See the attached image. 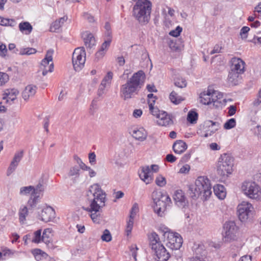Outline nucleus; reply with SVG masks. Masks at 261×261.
Returning <instances> with one entry per match:
<instances>
[{
    "mask_svg": "<svg viewBox=\"0 0 261 261\" xmlns=\"http://www.w3.org/2000/svg\"><path fill=\"white\" fill-rule=\"evenodd\" d=\"M145 74L143 70L134 73L120 88V96L126 100L138 95L144 85Z\"/></svg>",
    "mask_w": 261,
    "mask_h": 261,
    "instance_id": "f257e3e1",
    "label": "nucleus"
},
{
    "mask_svg": "<svg viewBox=\"0 0 261 261\" xmlns=\"http://www.w3.org/2000/svg\"><path fill=\"white\" fill-rule=\"evenodd\" d=\"M188 193L193 199L197 198L202 194L204 200H206L212 194V186L210 180L204 176H199L195 180L194 185L188 186Z\"/></svg>",
    "mask_w": 261,
    "mask_h": 261,
    "instance_id": "f03ea898",
    "label": "nucleus"
},
{
    "mask_svg": "<svg viewBox=\"0 0 261 261\" xmlns=\"http://www.w3.org/2000/svg\"><path fill=\"white\" fill-rule=\"evenodd\" d=\"M153 210L158 216L163 217L167 206L171 203V199L166 192L154 191L152 193Z\"/></svg>",
    "mask_w": 261,
    "mask_h": 261,
    "instance_id": "7ed1b4c3",
    "label": "nucleus"
},
{
    "mask_svg": "<svg viewBox=\"0 0 261 261\" xmlns=\"http://www.w3.org/2000/svg\"><path fill=\"white\" fill-rule=\"evenodd\" d=\"M90 191L93 193L94 198L91 201L90 207L84 210L89 212H99L101 207L105 205L106 193L98 184L91 186Z\"/></svg>",
    "mask_w": 261,
    "mask_h": 261,
    "instance_id": "20e7f679",
    "label": "nucleus"
},
{
    "mask_svg": "<svg viewBox=\"0 0 261 261\" xmlns=\"http://www.w3.org/2000/svg\"><path fill=\"white\" fill-rule=\"evenodd\" d=\"M151 10V4L148 0H139L134 7L133 15L142 24L148 22Z\"/></svg>",
    "mask_w": 261,
    "mask_h": 261,
    "instance_id": "39448f33",
    "label": "nucleus"
},
{
    "mask_svg": "<svg viewBox=\"0 0 261 261\" xmlns=\"http://www.w3.org/2000/svg\"><path fill=\"white\" fill-rule=\"evenodd\" d=\"M149 245L154 251L156 256V261H167L170 257V254L165 247L161 244L158 234L153 232L148 236Z\"/></svg>",
    "mask_w": 261,
    "mask_h": 261,
    "instance_id": "423d86ee",
    "label": "nucleus"
},
{
    "mask_svg": "<svg viewBox=\"0 0 261 261\" xmlns=\"http://www.w3.org/2000/svg\"><path fill=\"white\" fill-rule=\"evenodd\" d=\"M234 165V158L228 153H223L219 158L217 171L218 174L223 177L232 174Z\"/></svg>",
    "mask_w": 261,
    "mask_h": 261,
    "instance_id": "0eeeda50",
    "label": "nucleus"
},
{
    "mask_svg": "<svg viewBox=\"0 0 261 261\" xmlns=\"http://www.w3.org/2000/svg\"><path fill=\"white\" fill-rule=\"evenodd\" d=\"M166 238V246L172 250L179 249L182 244V239L181 236L177 232L166 231L164 233Z\"/></svg>",
    "mask_w": 261,
    "mask_h": 261,
    "instance_id": "6e6552de",
    "label": "nucleus"
},
{
    "mask_svg": "<svg viewBox=\"0 0 261 261\" xmlns=\"http://www.w3.org/2000/svg\"><path fill=\"white\" fill-rule=\"evenodd\" d=\"M72 60L74 69L76 71H80L83 68L86 61L85 50H74Z\"/></svg>",
    "mask_w": 261,
    "mask_h": 261,
    "instance_id": "1a4fd4ad",
    "label": "nucleus"
},
{
    "mask_svg": "<svg viewBox=\"0 0 261 261\" xmlns=\"http://www.w3.org/2000/svg\"><path fill=\"white\" fill-rule=\"evenodd\" d=\"M242 191L249 198L257 199L259 197V187L255 182L244 181L241 187Z\"/></svg>",
    "mask_w": 261,
    "mask_h": 261,
    "instance_id": "9d476101",
    "label": "nucleus"
},
{
    "mask_svg": "<svg viewBox=\"0 0 261 261\" xmlns=\"http://www.w3.org/2000/svg\"><path fill=\"white\" fill-rule=\"evenodd\" d=\"M224 232L223 233L224 242H230L234 240L236 237L237 227L233 221L226 222L223 226Z\"/></svg>",
    "mask_w": 261,
    "mask_h": 261,
    "instance_id": "9b49d317",
    "label": "nucleus"
},
{
    "mask_svg": "<svg viewBox=\"0 0 261 261\" xmlns=\"http://www.w3.org/2000/svg\"><path fill=\"white\" fill-rule=\"evenodd\" d=\"M54 50H47L45 58L41 61V66L43 67L42 75H46L48 72H51L54 70V63H53V55Z\"/></svg>",
    "mask_w": 261,
    "mask_h": 261,
    "instance_id": "f8f14e48",
    "label": "nucleus"
},
{
    "mask_svg": "<svg viewBox=\"0 0 261 261\" xmlns=\"http://www.w3.org/2000/svg\"><path fill=\"white\" fill-rule=\"evenodd\" d=\"M220 128V123L214 122L212 120H207L204 122L202 125V130L204 134L202 136L203 137L207 138L214 134Z\"/></svg>",
    "mask_w": 261,
    "mask_h": 261,
    "instance_id": "ddd939ff",
    "label": "nucleus"
},
{
    "mask_svg": "<svg viewBox=\"0 0 261 261\" xmlns=\"http://www.w3.org/2000/svg\"><path fill=\"white\" fill-rule=\"evenodd\" d=\"M251 208H252V205L249 203L243 202L238 205V217L242 222L247 220L252 215Z\"/></svg>",
    "mask_w": 261,
    "mask_h": 261,
    "instance_id": "4468645a",
    "label": "nucleus"
},
{
    "mask_svg": "<svg viewBox=\"0 0 261 261\" xmlns=\"http://www.w3.org/2000/svg\"><path fill=\"white\" fill-rule=\"evenodd\" d=\"M39 217H40L39 219L42 221L50 222L55 218L56 212L52 207L48 206L42 209Z\"/></svg>",
    "mask_w": 261,
    "mask_h": 261,
    "instance_id": "2eb2a0df",
    "label": "nucleus"
},
{
    "mask_svg": "<svg viewBox=\"0 0 261 261\" xmlns=\"http://www.w3.org/2000/svg\"><path fill=\"white\" fill-rule=\"evenodd\" d=\"M18 93V90L15 88L6 89L3 96V99L6 100L5 103L10 105L13 103Z\"/></svg>",
    "mask_w": 261,
    "mask_h": 261,
    "instance_id": "dca6fc26",
    "label": "nucleus"
},
{
    "mask_svg": "<svg viewBox=\"0 0 261 261\" xmlns=\"http://www.w3.org/2000/svg\"><path fill=\"white\" fill-rule=\"evenodd\" d=\"M203 247V245L194 244L193 249L195 250V256L191 261H206Z\"/></svg>",
    "mask_w": 261,
    "mask_h": 261,
    "instance_id": "f3484780",
    "label": "nucleus"
},
{
    "mask_svg": "<svg viewBox=\"0 0 261 261\" xmlns=\"http://www.w3.org/2000/svg\"><path fill=\"white\" fill-rule=\"evenodd\" d=\"M244 64L245 62L242 59L232 58L231 60L230 70L243 73L244 71Z\"/></svg>",
    "mask_w": 261,
    "mask_h": 261,
    "instance_id": "a211bd4d",
    "label": "nucleus"
},
{
    "mask_svg": "<svg viewBox=\"0 0 261 261\" xmlns=\"http://www.w3.org/2000/svg\"><path fill=\"white\" fill-rule=\"evenodd\" d=\"M84 44L87 48H91L96 45V40L94 35L89 31H85L82 33Z\"/></svg>",
    "mask_w": 261,
    "mask_h": 261,
    "instance_id": "6ab92c4d",
    "label": "nucleus"
},
{
    "mask_svg": "<svg viewBox=\"0 0 261 261\" xmlns=\"http://www.w3.org/2000/svg\"><path fill=\"white\" fill-rule=\"evenodd\" d=\"M139 177L146 185L150 184L153 178L151 175V171L148 166L142 167L141 171L139 173Z\"/></svg>",
    "mask_w": 261,
    "mask_h": 261,
    "instance_id": "aec40b11",
    "label": "nucleus"
},
{
    "mask_svg": "<svg viewBox=\"0 0 261 261\" xmlns=\"http://www.w3.org/2000/svg\"><path fill=\"white\" fill-rule=\"evenodd\" d=\"M173 198L176 204L180 207H184L188 203L184 193L181 190H177L175 192Z\"/></svg>",
    "mask_w": 261,
    "mask_h": 261,
    "instance_id": "412c9836",
    "label": "nucleus"
},
{
    "mask_svg": "<svg viewBox=\"0 0 261 261\" xmlns=\"http://www.w3.org/2000/svg\"><path fill=\"white\" fill-rule=\"evenodd\" d=\"M157 118L159 119L157 123L159 125L166 126L173 123V121L170 116L165 111H162Z\"/></svg>",
    "mask_w": 261,
    "mask_h": 261,
    "instance_id": "4be33fe9",
    "label": "nucleus"
},
{
    "mask_svg": "<svg viewBox=\"0 0 261 261\" xmlns=\"http://www.w3.org/2000/svg\"><path fill=\"white\" fill-rule=\"evenodd\" d=\"M187 145L184 141L176 140L173 144L172 148L175 153L181 154L187 149Z\"/></svg>",
    "mask_w": 261,
    "mask_h": 261,
    "instance_id": "5701e85b",
    "label": "nucleus"
},
{
    "mask_svg": "<svg viewBox=\"0 0 261 261\" xmlns=\"http://www.w3.org/2000/svg\"><path fill=\"white\" fill-rule=\"evenodd\" d=\"M36 86L28 85L22 92V97L24 100H28L30 97L33 96L36 92Z\"/></svg>",
    "mask_w": 261,
    "mask_h": 261,
    "instance_id": "b1692460",
    "label": "nucleus"
},
{
    "mask_svg": "<svg viewBox=\"0 0 261 261\" xmlns=\"http://www.w3.org/2000/svg\"><path fill=\"white\" fill-rule=\"evenodd\" d=\"M213 190L216 196L220 199H224L226 197V192L224 186L216 185L214 186Z\"/></svg>",
    "mask_w": 261,
    "mask_h": 261,
    "instance_id": "393cba45",
    "label": "nucleus"
},
{
    "mask_svg": "<svg viewBox=\"0 0 261 261\" xmlns=\"http://www.w3.org/2000/svg\"><path fill=\"white\" fill-rule=\"evenodd\" d=\"M132 136L136 140L143 141L146 140L147 134L143 128H140L138 129H134Z\"/></svg>",
    "mask_w": 261,
    "mask_h": 261,
    "instance_id": "a878e982",
    "label": "nucleus"
},
{
    "mask_svg": "<svg viewBox=\"0 0 261 261\" xmlns=\"http://www.w3.org/2000/svg\"><path fill=\"white\" fill-rule=\"evenodd\" d=\"M238 71H233L230 70L228 75V82L232 86L237 85L239 83V74Z\"/></svg>",
    "mask_w": 261,
    "mask_h": 261,
    "instance_id": "bb28decb",
    "label": "nucleus"
},
{
    "mask_svg": "<svg viewBox=\"0 0 261 261\" xmlns=\"http://www.w3.org/2000/svg\"><path fill=\"white\" fill-rule=\"evenodd\" d=\"M67 20V17L64 16L54 21L50 26V31L51 32H57L62 26L64 23Z\"/></svg>",
    "mask_w": 261,
    "mask_h": 261,
    "instance_id": "cd10ccee",
    "label": "nucleus"
},
{
    "mask_svg": "<svg viewBox=\"0 0 261 261\" xmlns=\"http://www.w3.org/2000/svg\"><path fill=\"white\" fill-rule=\"evenodd\" d=\"M39 202V195H31L29 198L28 203L27 207L29 210H34L37 206V204Z\"/></svg>",
    "mask_w": 261,
    "mask_h": 261,
    "instance_id": "c85d7f7f",
    "label": "nucleus"
},
{
    "mask_svg": "<svg viewBox=\"0 0 261 261\" xmlns=\"http://www.w3.org/2000/svg\"><path fill=\"white\" fill-rule=\"evenodd\" d=\"M19 29L22 33L29 34L32 30V27L28 22H22L19 23Z\"/></svg>",
    "mask_w": 261,
    "mask_h": 261,
    "instance_id": "c756f323",
    "label": "nucleus"
},
{
    "mask_svg": "<svg viewBox=\"0 0 261 261\" xmlns=\"http://www.w3.org/2000/svg\"><path fill=\"white\" fill-rule=\"evenodd\" d=\"M169 99L170 101L175 105H178L181 101L184 100V98L178 96L177 93L174 91H172L169 95Z\"/></svg>",
    "mask_w": 261,
    "mask_h": 261,
    "instance_id": "7c9ffc66",
    "label": "nucleus"
},
{
    "mask_svg": "<svg viewBox=\"0 0 261 261\" xmlns=\"http://www.w3.org/2000/svg\"><path fill=\"white\" fill-rule=\"evenodd\" d=\"M198 118V114L194 110L190 111L187 115V121L191 124H195Z\"/></svg>",
    "mask_w": 261,
    "mask_h": 261,
    "instance_id": "2f4dec72",
    "label": "nucleus"
},
{
    "mask_svg": "<svg viewBox=\"0 0 261 261\" xmlns=\"http://www.w3.org/2000/svg\"><path fill=\"white\" fill-rule=\"evenodd\" d=\"M19 220L20 223H23L26 220V217L28 215V208L27 206H24L20 208L19 211Z\"/></svg>",
    "mask_w": 261,
    "mask_h": 261,
    "instance_id": "473e14b6",
    "label": "nucleus"
},
{
    "mask_svg": "<svg viewBox=\"0 0 261 261\" xmlns=\"http://www.w3.org/2000/svg\"><path fill=\"white\" fill-rule=\"evenodd\" d=\"M31 193V195L35 194V187L32 186L22 187L20 189L19 194L21 195H27Z\"/></svg>",
    "mask_w": 261,
    "mask_h": 261,
    "instance_id": "72a5a7b5",
    "label": "nucleus"
},
{
    "mask_svg": "<svg viewBox=\"0 0 261 261\" xmlns=\"http://www.w3.org/2000/svg\"><path fill=\"white\" fill-rule=\"evenodd\" d=\"M16 24V22L14 19L5 18L0 16V25L14 27Z\"/></svg>",
    "mask_w": 261,
    "mask_h": 261,
    "instance_id": "f704fd0d",
    "label": "nucleus"
},
{
    "mask_svg": "<svg viewBox=\"0 0 261 261\" xmlns=\"http://www.w3.org/2000/svg\"><path fill=\"white\" fill-rule=\"evenodd\" d=\"M155 182L159 187H163L166 185V179L165 177L159 174L156 176Z\"/></svg>",
    "mask_w": 261,
    "mask_h": 261,
    "instance_id": "c9c22d12",
    "label": "nucleus"
},
{
    "mask_svg": "<svg viewBox=\"0 0 261 261\" xmlns=\"http://www.w3.org/2000/svg\"><path fill=\"white\" fill-rule=\"evenodd\" d=\"M91 214L90 215V217L94 223L99 224L101 221V215L99 212L93 211L92 212H90Z\"/></svg>",
    "mask_w": 261,
    "mask_h": 261,
    "instance_id": "e433bc0d",
    "label": "nucleus"
},
{
    "mask_svg": "<svg viewBox=\"0 0 261 261\" xmlns=\"http://www.w3.org/2000/svg\"><path fill=\"white\" fill-rule=\"evenodd\" d=\"M236 125V121L234 118H231L227 120L224 125V128L226 129H230L234 127Z\"/></svg>",
    "mask_w": 261,
    "mask_h": 261,
    "instance_id": "4c0bfd02",
    "label": "nucleus"
},
{
    "mask_svg": "<svg viewBox=\"0 0 261 261\" xmlns=\"http://www.w3.org/2000/svg\"><path fill=\"white\" fill-rule=\"evenodd\" d=\"M23 153H24V152L22 150H20L19 151L16 152L14 154V156L13 157V159L12 162L16 163V164L18 165L19 163L20 162V161L21 160V159L23 156Z\"/></svg>",
    "mask_w": 261,
    "mask_h": 261,
    "instance_id": "58836bf2",
    "label": "nucleus"
},
{
    "mask_svg": "<svg viewBox=\"0 0 261 261\" xmlns=\"http://www.w3.org/2000/svg\"><path fill=\"white\" fill-rule=\"evenodd\" d=\"M187 84L186 80L183 78H177L174 81V85L180 88L186 87Z\"/></svg>",
    "mask_w": 261,
    "mask_h": 261,
    "instance_id": "ea45409f",
    "label": "nucleus"
},
{
    "mask_svg": "<svg viewBox=\"0 0 261 261\" xmlns=\"http://www.w3.org/2000/svg\"><path fill=\"white\" fill-rule=\"evenodd\" d=\"M149 108L150 113L156 118L158 117V116L161 113L162 111H161L158 107H154L153 103L149 105Z\"/></svg>",
    "mask_w": 261,
    "mask_h": 261,
    "instance_id": "a19ab883",
    "label": "nucleus"
},
{
    "mask_svg": "<svg viewBox=\"0 0 261 261\" xmlns=\"http://www.w3.org/2000/svg\"><path fill=\"white\" fill-rule=\"evenodd\" d=\"M134 218L132 216H129V220L127 222V225L126 228V232L127 235L128 236L131 233L133 225H134Z\"/></svg>",
    "mask_w": 261,
    "mask_h": 261,
    "instance_id": "79ce46f5",
    "label": "nucleus"
},
{
    "mask_svg": "<svg viewBox=\"0 0 261 261\" xmlns=\"http://www.w3.org/2000/svg\"><path fill=\"white\" fill-rule=\"evenodd\" d=\"M101 239L102 241H105L106 242H109L112 240V236L110 231L106 229L103 232V234L101 237Z\"/></svg>",
    "mask_w": 261,
    "mask_h": 261,
    "instance_id": "37998d69",
    "label": "nucleus"
},
{
    "mask_svg": "<svg viewBox=\"0 0 261 261\" xmlns=\"http://www.w3.org/2000/svg\"><path fill=\"white\" fill-rule=\"evenodd\" d=\"M127 54L126 52L122 53L121 55L119 56H118L116 60L117 62L118 63L119 66H122L125 64V58H126Z\"/></svg>",
    "mask_w": 261,
    "mask_h": 261,
    "instance_id": "c03bdc74",
    "label": "nucleus"
},
{
    "mask_svg": "<svg viewBox=\"0 0 261 261\" xmlns=\"http://www.w3.org/2000/svg\"><path fill=\"white\" fill-rule=\"evenodd\" d=\"M80 168L77 166H75L71 168H70V170L68 173V175L69 176H79L80 175Z\"/></svg>",
    "mask_w": 261,
    "mask_h": 261,
    "instance_id": "a18cd8bd",
    "label": "nucleus"
},
{
    "mask_svg": "<svg viewBox=\"0 0 261 261\" xmlns=\"http://www.w3.org/2000/svg\"><path fill=\"white\" fill-rule=\"evenodd\" d=\"M250 28L248 27H243L240 30V36L242 39H245L248 37Z\"/></svg>",
    "mask_w": 261,
    "mask_h": 261,
    "instance_id": "49530a36",
    "label": "nucleus"
},
{
    "mask_svg": "<svg viewBox=\"0 0 261 261\" xmlns=\"http://www.w3.org/2000/svg\"><path fill=\"white\" fill-rule=\"evenodd\" d=\"M9 80V77L7 73L0 72V86L5 84Z\"/></svg>",
    "mask_w": 261,
    "mask_h": 261,
    "instance_id": "de8ad7c7",
    "label": "nucleus"
},
{
    "mask_svg": "<svg viewBox=\"0 0 261 261\" xmlns=\"http://www.w3.org/2000/svg\"><path fill=\"white\" fill-rule=\"evenodd\" d=\"M200 102L204 105H209L211 103L212 98L211 97L200 95Z\"/></svg>",
    "mask_w": 261,
    "mask_h": 261,
    "instance_id": "09e8293b",
    "label": "nucleus"
},
{
    "mask_svg": "<svg viewBox=\"0 0 261 261\" xmlns=\"http://www.w3.org/2000/svg\"><path fill=\"white\" fill-rule=\"evenodd\" d=\"M42 239L41 230L39 229L34 232V238L33 239V242L34 243H39Z\"/></svg>",
    "mask_w": 261,
    "mask_h": 261,
    "instance_id": "8fccbe9b",
    "label": "nucleus"
},
{
    "mask_svg": "<svg viewBox=\"0 0 261 261\" xmlns=\"http://www.w3.org/2000/svg\"><path fill=\"white\" fill-rule=\"evenodd\" d=\"M182 30V28L179 26H178L176 28V29L175 30L171 31L169 33V35L170 36L175 37H178V36H179Z\"/></svg>",
    "mask_w": 261,
    "mask_h": 261,
    "instance_id": "3c124183",
    "label": "nucleus"
},
{
    "mask_svg": "<svg viewBox=\"0 0 261 261\" xmlns=\"http://www.w3.org/2000/svg\"><path fill=\"white\" fill-rule=\"evenodd\" d=\"M18 165V164H16V163L11 161L7 171V175H10L15 170Z\"/></svg>",
    "mask_w": 261,
    "mask_h": 261,
    "instance_id": "603ef678",
    "label": "nucleus"
},
{
    "mask_svg": "<svg viewBox=\"0 0 261 261\" xmlns=\"http://www.w3.org/2000/svg\"><path fill=\"white\" fill-rule=\"evenodd\" d=\"M83 16L85 20H87L90 23H92L95 21L94 17L87 12L84 13Z\"/></svg>",
    "mask_w": 261,
    "mask_h": 261,
    "instance_id": "864d4df0",
    "label": "nucleus"
},
{
    "mask_svg": "<svg viewBox=\"0 0 261 261\" xmlns=\"http://www.w3.org/2000/svg\"><path fill=\"white\" fill-rule=\"evenodd\" d=\"M216 91L214 90H212L210 89H208L206 91H204L201 93V95H204L206 96L211 97V98H213L214 94H215Z\"/></svg>",
    "mask_w": 261,
    "mask_h": 261,
    "instance_id": "5fc2aeb1",
    "label": "nucleus"
},
{
    "mask_svg": "<svg viewBox=\"0 0 261 261\" xmlns=\"http://www.w3.org/2000/svg\"><path fill=\"white\" fill-rule=\"evenodd\" d=\"M147 98L148 106H149V105L151 103H153V105H154L155 101L157 99V97L154 95L152 93H149L147 95Z\"/></svg>",
    "mask_w": 261,
    "mask_h": 261,
    "instance_id": "6e6d98bb",
    "label": "nucleus"
},
{
    "mask_svg": "<svg viewBox=\"0 0 261 261\" xmlns=\"http://www.w3.org/2000/svg\"><path fill=\"white\" fill-rule=\"evenodd\" d=\"M216 97L217 98H212L211 103H213L214 106L216 108H218L220 107L223 104L222 103L221 101L219 100L220 98H218L217 96Z\"/></svg>",
    "mask_w": 261,
    "mask_h": 261,
    "instance_id": "4d7b16f0",
    "label": "nucleus"
},
{
    "mask_svg": "<svg viewBox=\"0 0 261 261\" xmlns=\"http://www.w3.org/2000/svg\"><path fill=\"white\" fill-rule=\"evenodd\" d=\"M111 43V37H107L106 40L105 42L102 44L101 49H106L110 46V44Z\"/></svg>",
    "mask_w": 261,
    "mask_h": 261,
    "instance_id": "13d9d810",
    "label": "nucleus"
},
{
    "mask_svg": "<svg viewBox=\"0 0 261 261\" xmlns=\"http://www.w3.org/2000/svg\"><path fill=\"white\" fill-rule=\"evenodd\" d=\"M89 160L92 165L96 164V155L94 152H90L89 154Z\"/></svg>",
    "mask_w": 261,
    "mask_h": 261,
    "instance_id": "bf43d9fd",
    "label": "nucleus"
},
{
    "mask_svg": "<svg viewBox=\"0 0 261 261\" xmlns=\"http://www.w3.org/2000/svg\"><path fill=\"white\" fill-rule=\"evenodd\" d=\"M138 211V205L137 203H135L130 210L129 216H132V217L135 218V216L136 215V213Z\"/></svg>",
    "mask_w": 261,
    "mask_h": 261,
    "instance_id": "052dcab7",
    "label": "nucleus"
},
{
    "mask_svg": "<svg viewBox=\"0 0 261 261\" xmlns=\"http://www.w3.org/2000/svg\"><path fill=\"white\" fill-rule=\"evenodd\" d=\"M113 76V73L111 71H109L103 80L108 84L111 83Z\"/></svg>",
    "mask_w": 261,
    "mask_h": 261,
    "instance_id": "680f3d73",
    "label": "nucleus"
},
{
    "mask_svg": "<svg viewBox=\"0 0 261 261\" xmlns=\"http://www.w3.org/2000/svg\"><path fill=\"white\" fill-rule=\"evenodd\" d=\"M37 52V50H20L19 54L21 55H30L34 54Z\"/></svg>",
    "mask_w": 261,
    "mask_h": 261,
    "instance_id": "e2e57ef3",
    "label": "nucleus"
},
{
    "mask_svg": "<svg viewBox=\"0 0 261 261\" xmlns=\"http://www.w3.org/2000/svg\"><path fill=\"white\" fill-rule=\"evenodd\" d=\"M228 115L231 116L234 115L237 111V108L233 105L230 106L228 108Z\"/></svg>",
    "mask_w": 261,
    "mask_h": 261,
    "instance_id": "0e129e2a",
    "label": "nucleus"
},
{
    "mask_svg": "<svg viewBox=\"0 0 261 261\" xmlns=\"http://www.w3.org/2000/svg\"><path fill=\"white\" fill-rule=\"evenodd\" d=\"M44 191V186L42 184L39 183L35 188V194L34 195H37V194H39L40 192Z\"/></svg>",
    "mask_w": 261,
    "mask_h": 261,
    "instance_id": "69168bd1",
    "label": "nucleus"
},
{
    "mask_svg": "<svg viewBox=\"0 0 261 261\" xmlns=\"http://www.w3.org/2000/svg\"><path fill=\"white\" fill-rule=\"evenodd\" d=\"M107 50H98L95 53V57L98 60L102 58L106 54Z\"/></svg>",
    "mask_w": 261,
    "mask_h": 261,
    "instance_id": "338daca9",
    "label": "nucleus"
},
{
    "mask_svg": "<svg viewBox=\"0 0 261 261\" xmlns=\"http://www.w3.org/2000/svg\"><path fill=\"white\" fill-rule=\"evenodd\" d=\"M105 29L106 30V35L107 37H110L111 34V25L109 22H106L105 25Z\"/></svg>",
    "mask_w": 261,
    "mask_h": 261,
    "instance_id": "774afa93",
    "label": "nucleus"
}]
</instances>
